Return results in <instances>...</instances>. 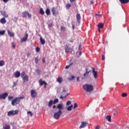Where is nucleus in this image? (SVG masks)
Listing matches in <instances>:
<instances>
[{"mask_svg": "<svg viewBox=\"0 0 129 129\" xmlns=\"http://www.w3.org/2000/svg\"><path fill=\"white\" fill-rule=\"evenodd\" d=\"M63 104H59L57 105L56 108L59 109L57 112L54 113V118L55 119H59L60 118V116H61V115L62 113V109L63 108Z\"/></svg>", "mask_w": 129, "mask_h": 129, "instance_id": "f257e3e1", "label": "nucleus"}, {"mask_svg": "<svg viewBox=\"0 0 129 129\" xmlns=\"http://www.w3.org/2000/svg\"><path fill=\"white\" fill-rule=\"evenodd\" d=\"M83 88L86 92H91L93 91V86L91 85L86 84L83 86Z\"/></svg>", "mask_w": 129, "mask_h": 129, "instance_id": "f03ea898", "label": "nucleus"}, {"mask_svg": "<svg viewBox=\"0 0 129 129\" xmlns=\"http://www.w3.org/2000/svg\"><path fill=\"white\" fill-rule=\"evenodd\" d=\"M20 102H20V99L18 97H16L12 101L11 104L13 106H15V105H17V104H19Z\"/></svg>", "mask_w": 129, "mask_h": 129, "instance_id": "7ed1b4c3", "label": "nucleus"}, {"mask_svg": "<svg viewBox=\"0 0 129 129\" xmlns=\"http://www.w3.org/2000/svg\"><path fill=\"white\" fill-rule=\"evenodd\" d=\"M19 113V110H16L15 111L11 110L8 112V116H13L16 114H18Z\"/></svg>", "mask_w": 129, "mask_h": 129, "instance_id": "20e7f679", "label": "nucleus"}, {"mask_svg": "<svg viewBox=\"0 0 129 129\" xmlns=\"http://www.w3.org/2000/svg\"><path fill=\"white\" fill-rule=\"evenodd\" d=\"M30 93L32 98H36V97L38 95L36 90H31Z\"/></svg>", "mask_w": 129, "mask_h": 129, "instance_id": "39448f33", "label": "nucleus"}, {"mask_svg": "<svg viewBox=\"0 0 129 129\" xmlns=\"http://www.w3.org/2000/svg\"><path fill=\"white\" fill-rule=\"evenodd\" d=\"M87 125H88V123L87 122L82 121L81 124L79 128H83L85 127V126H87Z\"/></svg>", "mask_w": 129, "mask_h": 129, "instance_id": "423d86ee", "label": "nucleus"}, {"mask_svg": "<svg viewBox=\"0 0 129 129\" xmlns=\"http://www.w3.org/2000/svg\"><path fill=\"white\" fill-rule=\"evenodd\" d=\"M8 95H9L8 93H5L4 94H0V99H6Z\"/></svg>", "mask_w": 129, "mask_h": 129, "instance_id": "0eeeda50", "label": "nucleus"}, {"mask_svg": "<svg viewBox=\"0 0 129 129\" xmlns=\"http://www.w3.org/2000/svg\"><path fill=\"white\" fill-rule=\"evenodd\" d=\"M51 12L53 16H56V15L58 14V12L56 10V8L55 7H52L51 9Z\"/></svg>", "mask_w": 129, "mask_h": 129, "instance_id": "6e6552de", "label": "nucleus"}, {"mask_svg": "<svg viewBox=\"0 0 129 129\" xmlns=\"http://www.w3.org/2000/svg\"><path fill=\"white\" fill-rule=\"evenodd\" d=\"M28 37H29V34L28 33H26L25 36L21 39L22 43H23V42H26L27 40H28Z\"/></svg>", "mask_w": 129, "mask_h": 129, "instance_id": "1a4fd4ad", "label": "nucleus"}, {"mask_svg": "<svg viewBox=\"0 0 129 129\" xmlns=\"http://www.w3.org/2000/svg\"><path fill=\"white\" fill-rule=\"evenodd\" d=\"M22 80L23 81L24 83H25V82H28V81H29V76L25 75L24 77L22 78Z\"/></svg>", "mask_w": 129, "mask_h": 129, "instance_id": "9d476101", "label": "nucleus"}, {"mask_svg": "<svg viewBox=\"0 0 129 129\" xmlns=\"http://www.w3.org/2000/svg\"><path fill=\"white\" fill-rule=\"evenodd\" d=\"M64 50H65L66 53H67H67H68L69 51H70V50H71V47H69V46H68V45H66V46L64 47Z\"/></svg>", "mask_w": 129, "mask_h": 129, "instance_id": "9b49d317", "label": "nucleus"}, {"mask_svg": "<svg viewBox=\"0 0 129 129\" xmlns=\"http://www.w3.org/2000/svg\"><path fill=\"white\" fill-rule=\"evenodd\" d=\"M92 70H93V75L94 78H95V79H96V78H97V72L95 71L94 68H92Z\"/></svg>", "mask_w": 129, "mask_h": 129, "instance_id": "f8f14e48", "label": "nucleus"}, {"mask_svg": "<svg viewBox=\"0 0 129 129\" xmlns=\"http://www.w3.org/2000/svg\"><path fill=\"white\" fill-rule=\"evenodd\" d=\"M91 70L89 69H86V73L84 74V77H86V76H88V74L90 73Z\"/></svg>", "mask_w": 129, "mask_h": 129, "instance_id": "ddd939ff", "label": "nucleus"}, {"mask_svg": "<svg viewBox=\"0 0 129 129\" xmlns=\"http://www.w3.org/2000/svg\"><path fill=\"white\" fill-rule=\"evenodd\" d=\"M39 83L40 84V86H42L43 84H44V85H47V83L44 81H42V79L39 80Z\"/></svg>", "mask_w": 129, "mask_h": 129, "instance_id": "4468645a", "label": "nucleus"}, {"mask_svg": "<svg viewBox=\"0 0 129 129\" xmlns=\"http://www.w3.org/2000/svg\"><path fill=\"white\" fill-rule=\"evenodd\" d=\"M14 75L16 78H19L21 76V73L19 71H16L14 73Z\"/></svg>", "mask_w": 129, "mask_h": 129, "instance_id": "2eb2a0df", "label": "nucleus"}, {"mask_svg": "<svg viewBox=\"0 0 129 129\" xmlns=\"http://www.w3.org/2000/svg\"><path fill=\"white\" fill-rule=\"evenodd\" d=\"M120 4L124 5L125 4H128L129 0H119Z\"/></svg>", "mask_w": 129, "mask_h": 129, "instance_id": "dca6fc26", "label": "nucleus"}, {"mask_svg": "<svg viewBox=\"0 0 129 129\" xmlns=\"http://www.w3.org/2000/svg\"><path fill=\"white\" fill-rule=\"evenodd\" d=\"M80 20H81V16H80V14H77V20L79 24H80Z\"/></svg>", "mask_w": 129, "mask_h": 129, "instance_id": "f3484780", "label": "nucleus"}, {"mask_svg": "<svg viewBox=\"0 0 129 129\" xmlns=\"http://www.w3.org/2000/svg\"><path fill=\"white\" fill-rule=\"evenodd\" d=\"M8 34L10 37H15V34L14 32H12L10 30H8Z\"/></svg>", "mask_w": 129, "mask_h": 129, "instance_id": "a211bd4d", "label": "nucleus"}, {"mask_svg": "<svg viewBox=\"0 0 129 129\" xmlns=\"http://www.w3.org/2000/svg\"><path fill=\"white\" fill-rule=\"evenodd\" d=\"M40 43L42 45H44L45 41V39H43L42 38V36H40Z\"/></svg>", "mask_w": 129, "mask_h": 129, "instance_id": "6ab92c4d", "label": "nucleus"}, {"mask_svg": "<svg viewBox=\"0 0 129 129\" xmlns=\"http://www.w3.org/2000/svg\"><path fill=\"white\" fill-rule=\"evenodd\" d=\"M0 22L1 24H6V23H7V20H6L5 18H3L1 19Z\"/></svg>", "mask_w": 129, "mask_h": 129, "instance_id": "aec40b11", "label": "nucleus"}, {"mask_svg": "<svg viewBox=\"0 0 129 129\" xmlns=\"http://www.w3.org/2000/svg\"><path fill=\"white\" fill-rule=\"evenodd\" d=\"M103 26H104V24L102 23H100L97 25L99 29H102V28H103Z\"/></svg>", "mask_w": 129, "mask_h": 129, "instance_id": "412c9836", "label": "nucleus"}, {"mask_svg": "<svg viewBox=\"0 0 129 129\" xmlns=\"http://www.w3.org/2000/svg\"><path fill=\"white\" fill-rule=\"evenodd\" d=\"M53 104H54L53 100H50L48 102V107H51V106H52Z\"/></svg>", "mask_w": 129, "mask_h": 129, "instance_id": "4be33fe9", "label": "nucleus"}, {"mask_svg": "<svg viewBox=\"0 0 129 129\" xmlns=\"http://www.w3.org/2000/svg\"><path fill=\"white\" fill-rule=\"evenodd\" d=\"M57 81L59 84L62 83V82H63V79L59 77L57 79Z\"/></svg>", "mask_w": 129, "mask_h": 129, "instance_id": "5701e85b", "label": "nucleus"}, {"mask_svg": "<svg viewBox=\"0 0 129 129\" xmlns=\"http://www.w3.org/2000/svg\"><path fill=\"white\" fill-rule=\"evenodd\" d=\"M45 13H46L47 16H49V15H50V14H51V11H50V9H49V8H47L45 10Z\"/></svg>", "mask_w": 129, "mask_h": 129, "instance_id": "b1692460", "label": "nucleus"}, {"mask_svg": "<svg viewBox=\"0 0 129 129\" xmlns=\"http://www.w3.org/2000/svg\"><path fill=\"white\" fill-rule=\"evenodd\" d=\"M27 16H28V12H25L22 13L23 18H26Z\"/></svg>", "mask_w": 129, "mask_h": 129, "instance_id": "393cba45", "label": "nucleus"}, {"mask_svg": "<svg viewBox=\"0 0 129 129\" xmlns=\"http://www.w3.org/2000/svg\"><path fill=\"white\" fill-rule=\"evenodd\" d=\"M4 129H11V126L9 124H6L4 127Z\"/></svg>", "mask_w": 129, "mask_h": 129, "instance_id": "a878e982", "label": "nucleus"}, {"mask_svg": "<svg viewBox=\"0 0 129 129\" xmlns=\"http://www.w3.org/2000/svg\"><path fill=\"white\" fill-rule=\"evenodd\" d=\"M106 119H107V120H108V121H111V116H110V115H108L106 116Z\"/></svg>", "mask_w": 129, "mask_h": 129, "instance_id": "bb28decb", "label": "nucleus"}, {"mask_svg": "<svg viewBox=\"0 0 129 129\" xmlns=\"http://www.w3.org/2000/svg\"><path fill=\"white\" fill-rule=\"evenodd\" d=\"M39 14H40V15H44L45 14V12L44 11L42 8H40Z\"/></svg>", "mask_w": 129, "mask_h": 129, "instance_id": "cd10ccee", "label": "nucleus"}, {"mask_svg": "<svg viewBox=\"0 0 129 129\" xmlns=\"http://www.w3.org/2000/svg\"><path fill=\"white\" fill-rule=\"evenodd\" d=\"M72 107H73V105H72L69 106V107L67 108V110H68V111H71V110H72Z\"/></svg>", "mask_w": 129, "mask_h": 129, "instance_id": "c85d7f7f", "label": "nucleus"}, {"mask_svg": "<svg viewBox=\"0 0 129 129\" xmlns=\"http://www.w3.org/2000/svg\"><path fill=\"white\" fill-rule=\"evenodd\" d=\"M5 65V61L0 60V67H3Z\"/></svg>", "mask_w": 129, "mask_h": 129, "instance_id": "c756f323", "label": "nucleus"}, {"mask_svg": "<svg viewBox=\"0 0 129 129\" xmlns=\"http://www.w3.org/2000/svg\"><path fill=\"white\" fill-rule=\"evenodd\" d=\"M20 75L22 78H23V77H24V76H26V72L25 71L22 72V73L20 74Z\"/></svg>", "mask_w": 129, "mask_h": 129, "instance_id": "7c9ffc66", "label": "nucleus"}, {"mask_svg": "<svg viewBox=\"0 0 129 129\" xmlns=\"http://www.w3.org/2000/svg\"><path fill=\"white\" fill-rule=\"evenodd\" d=\"M121 96L122 97H126V96H127V94H126V93H122Z\"/></svg>", "mask_w": 129, "mask_h": 129, "instance_id": "2f4dec72", "label": "nucleus"}, {"mask_svg": "<svg viewBox=\"0 0 129 129\" xmlns=\"http://www.w3.org/2000/svg\"><path fill=\"white\" fill-rule=\"evenodd\" d=\"M57 102H59V99H55L53 101V104H56V103H57Z\"/></svg>", "mask_w": 129, "mask_h": 129, "instance_id": "473e14b6", "label": "nucleus"}, {"mask_svg": "<svg viewBox=\"0 0 129 129\" xmlns=\"http://www.w3.org/2000/svg\"><path fill=\"white\" fill-rule=\"evenodd\" d=\"M6 33V30H3V31H0V35L3 36V35H5Z\"/></svg>", "mask_w": 129, "mask_h": 129, "instance_id": "72a5a7b5", "label": "nucleus"}, {"mask_svg": "<svg viewBox=\"0 0 129 129\" xmlns=\"http://www.w3.org/2000/svg\"><path fill=\"white\" fill-rule=\"evenodd\" d=\"M36 73H37V74H38L39 75H40L41 74V70H39V69H36Z\"/></svg>", "mask_w": 129, "mask_h": 129, "instance_id": "f704fd0d", "label": "nucleus"}, {"mask_svg": "<svg viewBox=\"0 0 129 129\" xmlns=\"http://www.w3.org/2000/svg\"><path fill=\"white\" fill-rule=\"evenodd\" d=\"M60 30H61V31H62V32H65V30H66V28L64 27L63 26H61L60 27Z\"/></svg>", "mask_w": 129, "mask_h": 129, "instance_id": "c9c22d12", "label": "nucleus"}, {"mask_svg": "<svg viewBox=\"0 0 129 129\" xmlns=\"http://www.w3.org/2000/svg\"><path fill=\"white\" fill-rule=\"evenodd\" d=\"M12 47L13 49H15L16 48V44H15V43L12 42Z\"/></svg>", "mask_w": 129, "mask_h": 129, "instance_id": "e433bc0d", "label": "nucleus"}, {"mask_svg": "<svg viewBox=\"0 0 129 129\" xmlns=\"http://www.w3.org/2000/svg\"><path fill=\"white\" fill-rule=\"evenodd\" d=\"M2 15H3V16H4V17H5V18H8V17H9V16H8V15H6V12H5L2 13Z\"/></svg>", "mask_w": 129, "mask_h": 129, "instance_id": "4c0bfd02", "label": "nucleus"}, {"mask_svg": "<svg viewBox=\"0 0 129 129\" xmlns=\"http://www.w3.org/2000/svg\"><path fill=\"white\" fill-rule=\"evenodd\" d=\"M39 57L38 56H37V57H36L35 58V63H36V64H37L38 63V62H39V60L38 59V58Z\"/></svg>", "mask_w": 129, "mask_h": 129, "instance_id": "58836bf2", "label": "nucleus"}, {"mask_svg": "<svg viewBox=\"0 0 129 129\" xmlns=\"http://www.w3.org/2000/svg\"><path fill=\"white\" fill-rule=\"evenodd\" d=\"M71 7V4H68L66 6L67 9H70Z\"/></svg>", "mask_w": 129, "mask_h": 129, "instance_id": "ea45409f", "label": "nucleus"}, {"mask_svg": "<svg viewBox=\"0 0 129 129\" xmlns=\"http://www.w3.org/2000/svg\"><path fill=\"white\" fill-rule=\"evenodd\" d=\"M27 114H30V116H31V117L33 116V113H32L31 111H28L27 112Z\"/></svg>", "mask_w": 129, "mask_h": 129, "instance_id": "a19ab883", "label": "nucleus"}, {"mask_svg": "<svg viewBox=\"0 0 129 129\" xmlns=\"http://www.w3.org/2000/svg\"><path fill=\"white\" fill-rule=\"evenodd\" d=\"M77 107H78V105L77 103H75L74 105V109H75V108H77Z\"/></svg>", "mask_w": 129, "mask_h": 129, "instance_id": "79ce46f5", "label": "nucleus"}, {"mask_svg": "<svg viewBox=\"0 0 129 129\" xmlns=\"http://www.w3.org/2000/svg\"><path fill=\"white\" fill-rule=\"evenodd\" d=\"M75 78V76H72L71 77V78H69V80L72 81V80H73V79H74Z\"/></svg>", "mask_w": 129, "mask_h": 129, "instance_id": "37998d69", "label": "nucleus"}, {"mask_svg": "<svg viewBox=\"0 0 129 129\" xmlns=\"http://www.w3.org/2000/svg\"><path fill=\"white\" fill-rule=\"evenodd\" d=\"M71 65H72V63H70V65L66 66L65 69H69V68H70V66H71Z\"/></svg>", "mask_w": 129, "mask_h": 129, "instance_id": "c03bdc74", "label": "nucleus"}, {"mask_svg": "<svg viewBox=\"0 0 129 129\" xmlns=\"http://www.w3.org/2000/svg\"><path fill=\"white\" fill-rule=\"evenodd\" d=\"M13 98H14V97H13V96H9L8 97V100H12V99H13Z\"/></svg>", "mask_w": 129, "mask_h": 129, "instance_id": "a18cd8bd", "label": "nucleus"}, {"mask_svg": "<svg viewBox=\"0 0 129 129\" xmlns=\"http://www.w3.org/2000/svg\"><path fill=\"white\" fill-rule=\"evenodd\" d=\"M70 104H71V101H68L67 102V105H70Z\"/></svg>", "mask_w": 129, "mask_h": 129, "instance_id": "49530a36", "label": "nucleus"}, {"mask_svg": "<svg viewBox=\"0 0 129 129\" xmlns=\"http://www.w3.org/2000/svg\"><path fill=\"white\" fill-rule=\"evenodd\" d=\"M95 16H97L98 18H101L102 17V15L101 14H95Z\"/></svg>", "mask_w": 129, "mask_h": 129, "instance_id": "de8ad7c7", "label": "nucleus"}, {"mask_svg": "<svg viewBox=\"0 0 129 129\" xmlns=\"http://www.w3.org/2000/svg\"><path fill=\"white\" fill-rule=\"evenodd\" d=\"M36 52H40V48L39 47H37L36 48Z\"/></svg>", "mask_w": 129, "mask_h": 129, "instance_id": "09e8293b", "label": "nucleus"}, {"mask_svg": "<svg viewBox=\"0 0 129 129\" xmlns=\"http://www.w3.org/2000/svg\"><path fill=\"white\" fill-rule=\"evenodd\" d=\"M17 98L19 99V101L21 102V99H24V97H17Z\"/></svg>", "mask_w": 129, "mask_h": 129, "instance_id": "8fccbe9b", "label": "nucleus"}, {"mask_svg": "<svg viewBox=\"0 0 129 129\" xmlns=\"http://www.w3.org/2000/svg\"><path fill=\"white\" fill-rule=\"evenodd\" d=\"M17 82H14V84H13V87H15L17 86Z\"/></svg>", "mask_w": 129, "mask_h": 129, "instance_id": "3c124183", "label": "nucleus"}, {"mask_svg": "<svg viewBox=\"0 0 129 129\" xmlns=\"http://www.w3.org/2000/svg\"><path fill=\"white\" fill-rule=\"evenodd\" d=\"M104 59H105V56L102 55V60H104Z\"/></svg>", "mask_w": 129, "mask_h": 129, "instance_id": "603ef678", "label": "nucleus"}, {"mask_svg": "<svg viewBox=\"0 0 129 129\" xmlns=\"http://www.w3.org/2000/svg\"><path fill=\"white\" fill-rule=\"evenodd\" d=\"M27 16L29 18H31V17H32V15L30 13H29V12H28Z\"/></svg>", "mask_w": 129, "mask_h": 129, "instance_id": "864d4df0", "label": "nucleus"}, {"mask_svg": "<svg viewBox=\"0 0 129 129\" xmlns=\"http://www.w3.org/2000/svg\"><path fill=\"white\" fill-rule=\"evenodd\" d=\"M100 125H97L96 127V129H100Z\"/></svg>", "mask_w": 129, "mask_h": 129, "instance_id": "5fc2aeb1", "label": "nucleus"}, {"mask_svg": "<svg viewBox=\"0 0 129 129\" xmlns=\"http://www.w3.org/2000/svg\"><path fill=\"white\" fill-rule=\"evenodd\" d=\"M31 55V53H30V52H28L27 53V57L29 58V57H30V55Z\"/></svg>", "mask_w": 129, "mask_h": 129, "instance_id": "6e6d98bb", "label": "nucleus"}, {"mask_svg": "<svg viewBox=\"0 0 129 129\" xmlns=\"http://www.w3.org/2000/svg\"><path fill=\"white\" fill-rule=\"evenodd\" d=\"M42 62H43V63H45L46 60H45V58H43L42 59Z\"/></svg>", "mask_w": 129, "mask_h": 129, "instance_id": "4d7b16f0", "label": "nucleus"}, {"mask_svg": "<svg viewBox=\"0 0 129 129\" xmlns=\"http://www.w3.org/2000/svg\"><path fill=\"white\" fill-rule=\"evenodd\" d=\"M4 3H8L9 2V0H3Z\"/></svg>", "mask_w": 129, "mask_h": 129, "instance_id": "13d9d810", "label": "nucleus"}, {"mask_svg": "<svg viewBox=\"0 0 129 129\" xmlns=\"http://www.w3.org/2000/svg\"><path fill=\"white\" fill-rule=\"evenodd\" d=\"M64 98L65 97H63L62 96H60V99H63V98Z\"/></svg>", "mask_w": 129, "mask_h": 129, "instance_id": "bf43d9fd", "label": "nucleus"}, {"mask_svg": "<svg viewBox=\"0 0 129 129\" xmlns=\"http://www.w3.org/2000/svg\"><path fill=\"white\" fill-rule=\"evenodd\" d=\"M52 108H53V109H54V108H56V105H53L52 106Z\"/></svg>", "mask_w": 129, "mask_h": 129, "instance_id": "052dcab7", "label": "nucleus"}, {"mask_svg": "<svg viewBox=\"0 0 129 129\" xmlns=\"http://www.w3.org/2000/svg\"><path fill=\"white\" fill-rule=\"evenodd\" d=\"M94 4V2L93 1H91V5H93Z\"/></svg>", "mask_w": 129, "mask_h": 129, "instance_id": "680f3d73", "label": "nucleus"}, {"mask_svg": "<svg viewBox=\"0 0 129 129\" xmlns=\"http://www.w3.org/2000/svg\"><path fill=\"white\" fill-rule=\"evenodd\" d=\"M79 49L80 50H81V45H79Z\"/></svg>", "mask_w": 129, "mask_h": 129, "instance_id": "e2e57ef3", "label": "nucleus"}, {"mask_svg": "<svg viewBox=\"0 0 129 129\" xmlns=\"http://www.w3.org/2000/svg\"><path fill=\"white\" fill-rule=\"evenodd\" d=\"M62 92H66V90L63 89L62 90Z\"/></svg>", "mask_w": 129, "mask_h": 129, "instance_id": "0e129e2a", "label": "nucleus"}, {"mask_svg": "<svg viewBox=\"0 0 129 129\" xmlns=\"http://www.w3.org/2000/svg\"><path fill=\"white\" fill-rule=\"evenodd\" d=\"M77 81H79V77H78L77 78Z\"/></svg>", "mask_w": 129, "mask_h": 129, "instance_id": "69168bd1", "label": "nucleus"}, {"mask_svg": "<svg viewBox=\"0 0 129 129\" xmlns=\"http://www.w3.org/2000/svg\"><path fill=\"white\" fill-rule=\"evenodd\" d=\"M75 0H70L71 3H72L73 2H74Z\"/></svg>", "mask_w": 129, "mask_h": 129, "instance_id": "338daca9", "label": "nucleus"}, {"mask_svg": "<svg viewBox=\"0 0 129 129\" xmlns=\"http://www.w3.org/2000/svg\"><path fill=\"white\" fill-rule=\"evenodd\" d=\"M98 32H100V28H98Z\"/></svg>", "mask_w": 129, "mask_h": 129, "instance_id": "774afa93", "label": "nucleus"}]
</instances>
